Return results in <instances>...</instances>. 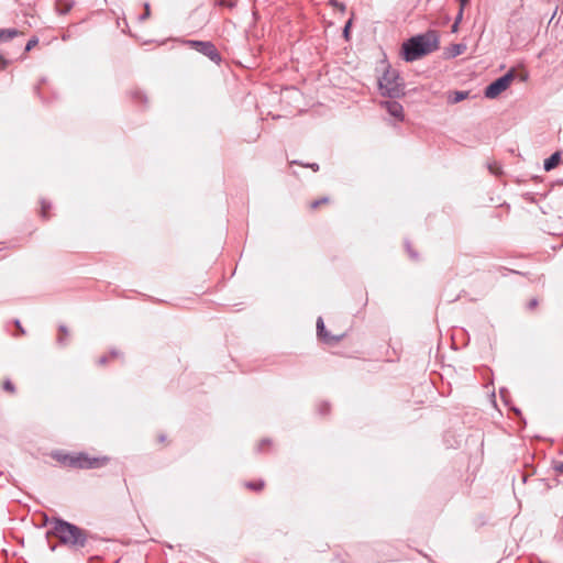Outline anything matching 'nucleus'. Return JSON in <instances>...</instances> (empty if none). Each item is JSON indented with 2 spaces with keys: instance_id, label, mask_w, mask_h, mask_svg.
<instances>
[{
  "instance_id": "6",
  "label": "nucleus",
  "mask_w": 563,
  "mask_h": 563,
  "mask_svg": "<svg viewBox=\"0 0 563 563\" xmlns=\"http://www.w3.org/2000/svg\"><path fill=\"white\" fill-rule=\"evenodd\" d=\"M181 45H188L191 48H195L205 56L209 57L210 60L214 62L216 64L221 62V56L217 47L209 41H183Z\"/></svg>"
},
{
  "instance_id": "21",
  "label": "nucleus",
  "mask_w": 563,
  "mask_h": 563,
  "mask_svg": "<svg viewBox=\"0 0 563 563\" xmlns=\"http://www.w3.org/2000/svg\"><path fill=\"white\" fill-rule=\"evenodd\" d=\"M0 35H19V32L16 30H0Z\"/></svg>"
},
{
  "instance_id": "25",
  "label": "nucleus",
  "mask_w": 563,
  "mask_h": 563,
  "mask_svg": "<svg viewBox=\"0 0 563 563\" xmlns=\"http://www.w3.org/2000/svg\"><path fill=\"white\" fill-rule=\"evenodd\" d=\"M144 9H145L144 14H142V15L140 16V20H145V19H147V18L150 16V12H151V11H150V4H148V3H145V4H144Z\"/></svg>"
},
{
  "instance_id": "33",
  "label": "nucleus",
  "mask_w": 563,
  "mask_h": 563,
  "mask_svg": "<svg viewBox=\"0 0 563 563\" xmlns=\"http://www.w3.org/2000/svg\"><path fill=\"white\" fill-rule=\"evenodd\" d=\"M470 0H460L461 5L464 7Z\"/></svg>"
},
{
  "instance_id": "12",
  "label": "nucleus",
  "mask_w": 563,
  "mask_h": 563,
  "mask_svg": "<svg viewBox=\"0 0 563 563\" xmlns=\"http://www.w3.org/2000/svg\"><path fill=\"white\" fill-rule=\"evenodd\" d=\"M468 91H463V90H456V91H452L449 93L448 96V102L450 103H459L463 100H465L467 97H468Z\"/></svg>"
},
{
  "instance_id": "10",
  "label": "nucleus",
  "mask_w": 563,
  "mask_h": 563,
  "mask_svg": "<svg viewBox=\"0 0 563 563\" xmlns=\"http://www.w3.org/2000/svg\"><path fill=\"white\" fill-rule=\"evenodd\" d=\"M74 0H56L55 10L58 14L65 15L75 7Z\"/></svg>"
},
{
  "instance_id": "23",
  "label": "nucleus",
  "mask_w": 563,
  "mask_h": 563,
  "mask_svg": "<svg viewBox=\"0 0 563 563\" xmlns=\"http://www.w3.org/2000/svg\"><path fill=\"white\" fill-rule=\"evenodd\" d=\"M406 249L412 260H418V254L413 250H411V246L408 242L406 243Z\"/></svg>"
},
{
  "instance_id": "17",
  "label": "nucleus",
  "mask_w": 563,
  "mask_h": 563,
  "mask_svg": "<svg viewBox=\"0 0 563 563\" xmlns=\"http://www.w3.org/2000/svg\"><path fill=\"white\" fill-rule=\"evenodd\" d=\"M38 43L37 37H31V40L25 45V51H31L33 47H35Z\"/></svg>"
},
{
  "instance_id": "31",
  "label": "nucleus",
  "mask_w": 563,
  "mask_h": 563,
  "mask_svg": "<svg viewBox=\"0 0 563 563\" xmlns=\"http://www.w3.org/2000/svg\"><path fill=\"white\" fill-rule=\"evenodd\" d=\"M110 355H111L112 357H117V356L119 355V352H118L117 350H112V351L110 352Z\"/></svg>"
},
{
  "instance_id": "15",
  "label": "nucleus",
  "mask_w": 563,
  "mask_h": 563,
  "mask_svg": "<svg viewBox=\"0 0 563 563\" xmlns=\"http://www.w3.org/2000/svg\"><path fill=\"white\" fill-rule=\"evenodd\" d=\"M264 486V482H247L246 487L253 490H261Z\"/></svg>"
},
{
  "instance_id": "18",
  "label": "nucleus",
  "mask_w": 563,
  "mask_h": 563,
  "mask_svg": "<svg viewBox=\"0 0 563 563\" xmlns=\"http://www.w3.org/2000/svg\"><path fill=\"white\" fill-rule=\"evenodd\" d=\"M328 198L327 197H323L321 199H318V200H314L311 202L310 207L311 209H317L319 206H321L322 203H325L328 202Z\"/></svg>"
},
{
  "instance_id": "20",
  "label": "nucleus",
  "mask_w": 563,
  "mask_h": 563,
  "mask_svg": "<svg viewBox=\"0 0 563 563\" xmlns=\"http://www.w3.org/2000/svg\"><path fill=\"white\" fill-rule=\"evenodd\" d=\"M3 389L10 393H13L15 390L14 385L12 384L11 380H5L3 383Z\"/></svg>"
},
{
  "instance_id": "4",
  "label": "nucleus",
  "mask_w": 563,
  "mask_h": 563,
  "mask_svg": "<svg viewBox=\"0 0 563 563\" xmlns=\"http://www.w3.org/2000/svg\"><path fill=\"white\" fill-rule=\"evenodd\" d=\"M57 460L66 466L74 468H98L107 464V457H90L86 453L57 455Z\"/></svg>"
},
{
  "instance_id": "11",
  "label": "nucleus",
  "mask_w": 563,
  "mask_h": 563,
  "mask_svg": "<svg viewBox=\"0 0 563 563\" xmlns=\"http://www.w3.org/2000/svg\"><path fill=\"white\" fill-rule=\"evenodd\" d=\"M561 162V152H554L549 158L544 161L543 168L547 172L552 170L555 168Z\"/></svg>"
},
{
  "instance_id": "29",
  "label": "nucleus",
  "mask_w": 563,
  "mask_h": 563,
  "mask_svg": "<svg viewBox=\"0 0 563 563\" xmlns=\"http://www.w3.org/2000/svg\"><path fill=\"white\" fill-rule=\"evenodd\" d=\"M107 362H108V356H106V355L101 356V357L99 358V361H98V363H99L100 365H103V364H106Z\"/></svg>"
},
{
  "instance_id": "34",
  "label": "nucleus",
  "mask_w": 563,
  "mask_h": 563,
  "mask_svg": "<svg viewBox=\"0 0 563 563\" xmlns=\"http://www.w3.org/2000/svg\"><path fill=\"white\" fill-rule=\"evenodd\" d=\"M489 169L492 170V173H497L494 166H489Z\"/></svg>"
},
{
  "instance_id": "19",
  "label": "nucleus",
  "mask_w": 563,
  "mask_h": 563,
  "mask_svg": "<svg viewBox=\"0 0 563 563\" xmlns=\"http://www.w3.org/2000/svg\"><path fill=\"white\" fill-rule=\"evenodd\" d=\"M318 410L320 415H325L329 412L330 406L328 402H322L319 405Z\"/></svg>"
},
{
  "instance_id": "16",
  "label": "nucleus",
  "mask_w": 563,
  "mask_h": 563,
  "mask_svg": "<svg viewBox=\"0 0 563 563\" xmlns=\"http://www.w3.org/2000/svg\"><path fill=\"white\" fill-rule=\"evenodd\" d=\"M131 96L133 99H140L141 101H144V102H146V100H147L146 96L140 90L132 91Z\"/></svg>"
},
{
  "instance_id": "13",
  "label": "nucleus",
  "mask_w": 563,
  "mask_h": 563,
  "mask_svg": "<svg viewBox=\"0 0 563 563\" xmlns=\"http://www.w3.org/2000/svg\"><path fill=\"white\" fill-rule=\"evenodd\" d=\"M59 334L57 336V343L62 346L67 344L68 330L65 325H59L58 328Z\"/></svg>"
},
{
  "instance_id": "22",
  "label": "nucleus",
  "mask_w": 563,
  "mask_h": 563,
  "mask_svg": "<svg viewBox=\"0 0 563 563\" xmlns=\"http://www.w3.org/2000/svg\"><path fill=\"white\" fill-rule=\"evenodd\" d=\"M406 249L412 260H418V254L413 250H411V246L408 242L406 243Z\"/></svg>"
},
{
  "instance_id": "24",
  "label": "nucleus",
  "mask_w": 563,
  "mask_h": 563,
  "mask_svg": "<svg viewBox=\"0 0 563 563\" xmlns=\"http://www.w3.org/2000/svg\"><path fill=\"white\" fill-rule=\"evenodd\" d=\"M291 164H299V165H301V163H299V162H297V161L291 162ZM302 166L309 167V168L313 169L314 172L319 170V165H318V164H316V163H313V164H307V165H303V164H302Z\"/></svg>"
},
{
  "instance_id": "3",
  "label": "nucleus",
  "mask_w": 563,
  "mask_h": 563,
  "mask_svg": "<svg viewBox=\"0 0 563 563\" xmlns=\"http://www.w3.org/2000/svg\"><path fill=\"white\" fill-rule=\"evenodd\" d=\"M380 95L389 98H399L405 95V81L399 71L388 66L378 79Z\"/></svg>"
},
{
  "instance_id": "9",
  "label": "nucleus",
  "mask_w": 563,
  "mask_h": 563,
  "mask_svg": "<svg viewBox=\"0 0 563 563\" xmlns=\"http://www.w3.org/2000/svg\"><path fill=\"white\" fill-rule=\"evenodd\" d=\"M466 49V45L463 43L452 44L449 47L444 49V57L445 58H454L461 54H463Z\"/></svg>"
},
{
  "instance_id": "7",
  "label": "nucleus",
  "mask_w": 563,
  "mask_h": 563,
  "mask_svg": "<svg viewBox=\"0 0 563 563\" xmlns=\"http://www.w3.org/2000/svg\"><path fill=\"white\" fill-rule=\"evenodd\" d=\"M317 334L325 343H336L342 338L341 335L340 336L330 335V333L325 330L324 322L321 317H319L317 320Z\"/></svg>"
},
{
  "instance_id": "27",
  "label": "nucleus",
  "mask_w": 563,
  "mask_h": 563,
  "mask_svg": "<svg viewBox=\"0 0 563 563\" xmlns=\"http://www.w3.org/2000/svg\"><path fill=\"white\" fill-rule=\"evenodd\" d=\"M267 444H269V440H267V439L262 440V441H261V443H260V444H258V446H257V450H258V451H262V450H263V446H264V445H267Z\"/></svg>"
},
{
  "instance_id": "8",
  "label": "nucleus",
  "mask_w": 563,
  "mask_h": 563,
  "mask_svg": "<svg viewBox=\"0 0 563 563\" xmlns=\"http://www.w3.org/2000/svg\"><path fill=\"white\" fill-rule=\"evenodd\" d=\"M385 108L387 110V112L398 119V120H402V117H404V108L402 106L397 102V101H386L385 103Z\"/></svg>"
},
{
  "instance_id": "2",
  "label": "nucleus",
  "mask_w": 563,
  "mask_h": 563,
  "mask_svg": "<svg viewBox=\"0 0 563 563\" xmlns=\"http://www.w3.org/2000/svg\"><path fill=\"white\" fill-rule=\"evenodd\" d=\"M439 37H408L401 44L400 55L406 62H415L439 48Z\"/></svg>"
},
{
  "instance_id": "26",
  "label": "nucleus",
  "mask_w": 563,
  "mask_h": 563,
  "mask_svg": "<svg viewBox=\"0 0 563 563\" xmlns=\"http://www.w3.org/2000/svg\"><path fill=\"white\" fill-rule=\"evenodd\" d=\"M350 26H351V20L345 23V25L343 27L342 35H349Z\"/></svg>"
},
{
  "instance_id": "28",
  "label": "nucleus",
  "mask_w": 563,
  "mask_h": 563,
  "mask_svg": "<svg viewBox=\"0 0 563 563\" xmlns=\"http://www.w3.org/2000/svg\"><path fill=\"white\" fill-rule=\"evenodd\" d=\"M537 305H538V300H537V299H531V300L529 301L528 307H529L530 309H532V308L537 307Z\"/></svg>"
},
{
  "instance_id": "5",
  "label": "nucleus",
  "mask_w": 563,
  "mask_h": 563,
  "mask_svg": "<svg viewBox=\"0 0 563 563\" xmlns=\"http://www.w3.org/2000/svg\"><path fill=\"white\" fill-rule=\"evenodd\" d=\"M514 78H515V71L514 70H509L508 73H506L501 77L497 78L496 80L490 82L485 88V91H484L485 97L488 98V99H495L496 97H498L503 91H505L510 86V84L512 82Z\"/></svg>"
},
{
  "instance_id": "14",
  "label": "nucleus",
  "mask_w": 563,
  "mask_h": 563,
  "mask_svg": "<svg viewBox=\"0 0 563 563\" xmlns=\"http://www.w3.org/2000/svg\"><path fill=\"white\" fill-rule=\"evenodd\" d=\"M51 208V203L45 201V200H42L41 201V216L44 218V219H47L48 218V210Z\"/></svg>"
},
{
  "instance_id": "32",
  "label": "nucleus",
  "mask_w": 563,
  "mask_h": 563,
  "mask_svg": "<svg viewBox=\"0 0 563 563\" xmlns=\"http://www.w3.org/2000/svg\"><path fill=\"white\" fill-rule=\"evenodd\" d=\"M424 35L432 36V35H435V32L430 30V31H428Z\"/></svg>"
},
{
  "instance_id": "36",
  "label": "nucleus",
  "mask_w": 563,
  "mask_h": 563,
  "mask_svg": "<svg viewBox=\"0 0 563 563\" xmlns=\"http://www.w3.org/2000/svg\"><path fill=\"white\" fill-rule=\"evenodd\" d=\"M7 38H8V37H0V41H1V40H7Z\"/></svg>"
},
{
  "instance_id": "35",
  "label": "nucleus",
  "mask_w": 563,
  "mask_h": 563,
  "mask_svg": "<svg viewBox=\"0 0 563 563\" xmlns=\"http://www.w3.org/2000/svg\"><path fill=\"white\" fill-rule=\"evenodd\" d=\"M159 441H162V442H163V441H165V437H164V435H161V437H159Z\"/></svg>"
},
{
  "instance_id": "1",
  "label": "nucleus",
  "mask_w": 563,
  "mask_h": 563,
  "mask_svg": "<svg viewBox=\"0 0 563 563\" xmlns=\"http://www.w3.org/2000/svg\"><path fill=\"white\" fill-rule=\"evenodd\" d=\"M49 525L51 528L47 530L46 537L49 538L53 536L57 538L60 544L73 551H79L87 547L91 538V534L87 530L60 518H53Z\"/></svg>"
},
{
  "instance_id": "30",
  "label": "nucleus",
  "mask_w": 563,
  "mask_h": 563,
  "mask_svg": "<svg viewBox=\"0 0 563 563\" xmlns=\"http://www.w3.org/2000/svg\"><path fill=\"white\" fill-rule=\"evenodd\" d=\"M15 325L21 331V333H24V329L21 327V323L19 320H15Z\"/></svg>"
}]
</instances>
